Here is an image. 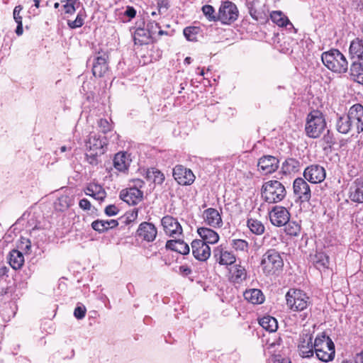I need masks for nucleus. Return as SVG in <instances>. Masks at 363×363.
<instances>
[{"label":"nucleus","mask_w":363,"mask_h":363,"mask_svg":"<svg viewBox=\"0 0 363 363\" xmlns=\"http://www.w3.org/2000/svg\"><path fill=\"white\" fill-rule=\"evenodd\" d=\"M321 60L323 65L333 72L342 74L348 69V62L345 56L337 49L323 52Z\"/></svg>","instance_id":"1"},{"label":"nucleus","mask_w":363,"mask_h":363,"mask_svg":"<svg viewBox=\"0 0 363 363\" xmlns=\"http://www.w3.org/2000/svg\"><path fill=\"white\" fill-rule=\"evenodd\" d=\"M286 194L285 186L278 180H269L262 186V198L269 203L280 202L285 198Z\"/></svg>","instance_id":"2"},{"label":"nucleus","mask_w":363,"mask_h":363,"mask_svg":"<svg viewBox=\"0 0 363 363\" xmlns=\"http://www.w3.org/2000/svg\"><path fill=\"white\" fill-rule=\"evenodd\" d=\"M260 267L265 275H274L281 271L284 267L283 258L277 250L269 249L263 254Z\"/></svg>","instance_id":"3"},{"label":"nucleus","mask_w":363,"mask_h":363,"mask_svg":"<svg viewBox=\"0 0 363 363\" xmlns=\"http://www.w3.org/2000/svg\"><path fill=\"white\" fill-rule=\"evenodd\" d=\"M326 128V121L323 114L318 110L311 111L306 117L305 131L311 138H319Z\"/></svg>","instance_id":"4"},{"label":"nucleus","mask_w":363,"mask_h":363,"mask_svg":"<svg viewBox=\"0 0 363 363\" xmlns=\"http://www.w3.org/2000/svg\"><path fill=\"white\" fill-rule=\"evenodd\" d=\"M314 352L322 362H329L335 357V345L332 340L324 333L318 335L313 343Z\"/></svg>","instance_id":"5"},{"label":"nucleus","mask_w":363,"mask_h":363,"mask_svg":"<svg viewBox=\"0 0 363 363\" xmlns=\"http://www.w3.org/2000/svg\"><path fill=\"white\" fill-rule=\"evenodd\" d=\"M285 297L287 306L293 311H303L311 304L310 298L299 289H289Z\"/></svg>","instance_id":"6"},{"label":"nucleus","mask_w":363,"mask_h":363,"mask_svg":"<svg viewBox=\"0 0 363 363\" xmlns=\"http://www.w3.org/2000/svg\"><path fill=\"white\" fill-rule=\"evenodd\" d=\"M238 9L236 5L229 1H223L218 9V21L223 24H230L238 17Z\"/></svg>","instance_id":"7"},{"label":"nucleus","mask_w":363,"mask_h":363,"mask_svg":"<svg viewBox=\"0 0 363 363\" xmlns=\"http://www.w3.org/2000/svg\"><path fill=\"white\" fill-rule=\"evenodd\" d=\"M313 335L309 331L303 330L300 335L298 351L303 358L311 357L314 354Z\"/></svg>","instance_id":"8"},{"label":"nucleus","mask_w":363,"mask_h":363,"mask_svg":"<svg viewBox=\"0 0 363 363\" xmlns=\"http://www.w3.org/2000/svg\"><path fill=\"white\" fill-rule=\"evenodd\" d=\"M279 166V160L272 155H264L260 157L257 162L258 171L264 175L275 172Z\"/></svg>","instance_id":"9"},{"label":"nucleus","mask_w":363,"mask_h":363,"mask_svg":"<svg viewBox=\"0 0 363 363\" xmlns=\"http://www.w3.org/2000/svg\"><path fill=\"white\" fill-rule=\"evenodd\" d=\"M350 122L357 133L363 131V106L359 104L353 105L347 114Z\"/></svg>","instance_id":"10"},{"label":"nucleus","mask_w":363,"mask_h":363,"mask_svg":"<svg viewBox=\"0 0 363 363\" xmlns=\"http://www.w3.org/2000/svg\"><path fill=\"white\" fill-rule=\"evenodd\" d=\"M294 195L301 202H306L311 199V191L308 184L303 178H296L293 183Z\"/></svg>","instance_id":"11"},{"label":"nucleus","mask_w":363,"mask_h":363,"mask_svg":"<svg viewBox=\"0 0 363 363\" xmlns=\"http://www.w3.org/2000/svg\"><path fill=\"white\" fill-rule=\"evenodd\" d=\"M269 219L272 225L281 227L289 221L290 213L286 208L277 206L269 212Z\"/></svg>","instance_id":"12"},{"label":"nucleus","mask_w":363,"mask_h":363,"mask_svg":"<svg viewBox=\"0 0 363 363\" xmlns=\"http://www.w3.org/2000/svg\"><path fill=\"white\" fill-rule=\"evenodd\" d=\"M173 177L180 185H191L195 180L192 171L180 164L173 169Z\"/></svg>","instance_id":"13"},{"label":"nucleus","mask_w":363,"mask_h":363,"mask_svg":"<svg viewBox=\"0 0 363 363\" xmlns=\"http://www.w3.org/2000/svg\"><path fill=\"white\" fill-rule=\"evenodd\" d=\"M325 170L319 164H312L306 167L303 172L304 178L313 184L322 182L325 178Z\"/></svg>","instance_id":"14"},{"label":"nucleus","mask_w":363,"mask_h":363,"mask_svg":"<svg viewBox=\"0 0 363 363\" xmlns=\"http://www.w3.org/2000/svg\"><path fill=\"white\" fill-rule=\"evenodd\" d=\"M161 223L167 235L173 238H177L182 235V228L177 220L172 216H164L161 220Z\"/></svg>","instance_id":"15"},{"label":"nucleus","mask_w":363,"mask_h":363,"mask_svg":"<svg viewBox=\"0 0 363 363\" xmlns=\"http://www.w3.org/2000/svg\"><path fill=\"white\" fill-rule=\"evenodd\" d=\"M106 145V138L96 133H91L86 142V150L97 151L98 154H104Z\"/></svg>","instance_id":"16"},{"label":"nucleus","mask_w":363,"mask_h":363,"mask_svg":"<svg viewBox=\"0 0 363 363\" xmlns=\"http://www.w3.org/2000/svg\"><path fill=\"white\" fill-rule=\"evenodd\" d=\"M191 248L194 257L199 261H206L211 255V248L203 240H194Z\"/></svg>","instance_id":"17"},{"label":"nucleus","mask_w":363,"mask_h":363,"mask_svg":"<svg viewBox=\"0 0 363 363\" xmlns=\"http://www.w3.org/2000/svg\"><path fill=\"white\" fill-rule=\"evenodd\" d=\"M213 254L216 261L220 265H231L236 261L235 255L225 250L222 245L215 247Z\"/></svg>","instance_id":"18"},{"label":"nucleus","mask_w":363,"mask_h":363,"mask_svg":"<svg viewBox=\"0 0 363 363\" xmlns=\"http://www.w3.org/2000/svg\"><path fill=\"white\" fill-rule=\"evenodd\" d=\"M120 198L129 205H136L143 200V192L136 188L128 187L120 192Z\"/></svg>","instance_id":"19"},{"label":"nucleus","mask_w":363,"mask_h":363,"mask_svg":"<svg viewBox=\"0 0 363 363\" xmlns=\"http://www.w3.org/2000/svg\"><path fill=\"white\" fill-rule=\"evenodd\" d=\"M157 234L156 227L151 223L143 222L140 224L137 230V235L147 242H152Z\"/></svg>","instance_id":"20"},{"label":"nucleus","mask_w":363,"mask_h":363,"mask_svg":"<svg viewBox=\"0 0 363 363\" xmlns=\"http://www.w3.org/2000/svg\"><path fill=\"white\" fill-rule=\"evenodd\" d=\"M203 218L206 225L215 228H221L223 224L220 213L213 208L203 211Z\"/></svg>","instance_id":"21"},{"label":"nucleus","mask_w":363,"mask_h":363,"mask_svg":"<svg viewBox=\"0 0 363 363\" xmlns=\"http://www.w3.org/2000/svg\"><path fill=\"white\" fill-rule=\"evenodd\" d=\"M349 198L352 202L363 203V178H358L352 184Z\"/></svg>","instance_id":"22"},{"label":"nucleus","mask_w":363,"mask_h":363,"mask_svg":"<svg viewBox=\"0 0 363 363\" xmlns=\"http://www.w3.org/2000/svg\"><path fill=\"white\" fill-rule=\"evenodd\" d=\"M107 58L108 56L106 54L95 57L92 67V73L94 77H102L108 72Z\"/></svg>","instance_id":"23"},{"label":"nucleus","mask_w":363,"mask_h":363,"mask_svg":"<svg viewBox=\"0 0 363 363\" xmlns=\"http://www.w3.org/2000/svg\"><path fill=\"white\" fill-rule=\"evenodd\" d=\"M197 233L201 238V240H203L208 245L216 244L219 240L218 234L211 228L205 227L199 228Z\"/></svg>","instance_id":"24"},{"label":"nucleus","mask_w":363,"mask_h":363,"mask_svg":"<svg viewBox=\"0 0 363 363\" xmlns=\"http://www.w3.org/2000/svg\"><path fill=\"white\" fill-rule=\"evenodd\" d=\"M270 18L272 21L279 27H286L289 26V29L292 28L296 30V28L294 27L288 17L281 11H272L270 13Z\"/></svg>","instance_id":"25"},{"label":"nucleus","mask_w":363,"mask_h":363,"mask_svg":"<svg viewBox=\"0 0 363 363\" xmlns=\"http://www.w3.org/2000/svg\"><path fill=\"white\" fill-rule=\"evenodd\" d=\"M166 248L182 255H187L190 250L189 245L182 240H168L166 242Z\"/></svg>","instance_id":"26"},{"label":"nucleus","mask_w":363,"mask_h":363,"mask_svg":"<svg viewBox=\"0 0 363 363\" xmlns=\"http://www.w3.org/2000/svg\"><path fill=\"white\" fill-rule=\"evenodd\" d=\"M130 160L125 152L116 154L113 159V166L119 172H125L128 169Z\"/></svg>","instance_id":"27"},{"label":"nucleus","mask_w":363,"mask_h":363,"mask_svg":"<svg viewBox=\"0 0 363 363\" xmlns=\"http://www.w3.org/2000/svg\"><path fill=\"white\" fill-rule=\"evenodd\" d=\"M245 300L252 304H260L264 301V296L261 290L251 289L246 290L243 294Z\"/></svg>","instance_id":"28"},{"label":"nucleus","mask_w":363,"mask_h":363,"mask_svg":"<svg viewBox=\"0 0 363 363\" xmlns=\"http://www.w3.org/2000/svg\"><path fill=\"white\" fill-rule=\"evenodd\" d=\"M313 262L320 272L329 268V257L324 252H319L315 254L313 257Z\"/></svg>","instance_id":"29"},{"label":"nucleus","mask_w":363,"mask_h":363,"mask_svg":"<svg viewBox=\"0 0 363 363\" xmlns=\"http://www.w3.org/2000/svg\"><path fill=\"white\" fill-rule=\"evenodd\" d=\"M9 262L13 269H21L24 263V257L22 252L17 250H11L9 255Z\"/></svg>","instance_id":"30"},{"label":"nucleus","mask_w":363,"mask_h":363,"mask_svg":"<svg viewBox=\"0 0 363 363\" xmlns=\"http://www.w3.org/2000/svg\"><path fill=\"white\" fill-rule=\"evenodd\" d=\"M349 52L352 57L362 59L363 57V40L355 38L350 45Z\"/></svg>","instance_id":"31"},{"label":"nucleus","mask_w":363,"mask_h":363,"mask_svg":"<svg viewBox=\"0 0 363 363\" xmlns=\"http://www.w3.org/2000/svg\"><path fill=\"white\" fill-rule=\"evenodd\" d=\"M350 77L353 81L363 84V64L354 62L351 65Z\"/></svg>","instance_id":"32"},{"label":"nucleus","mask_w":363,"mask_h":363,"mask_svg":"<svg viewBox=\"0 0 363 363\" xmlns=\"http://www.w3.org/2000/svg\"><path fill=\"white\" fill-rule=\"evenodd\" d=\"M300 162L294 158L286 159L281 165V171L284 174H291L298 172Z\"/></svg>","instance_id":"33"},{"label":"nucleus","mask_w":363,"mask_h":363,"mask_svg":"<svg viewBox=\"0 0 363 363\" xmlns=\"http://www.w3.org/2000/svg\"><path fill=\"white\" fill-rule=\"evenodd\" d=\"M259 325L269 333L275 332L278 328V323L276 318L272 316H264L259 319Z\"/></svg>","instance_id":"34"},{"label":"nucleus","mask_w":363,"mask_h":363,"mask_svg":"<svg viewBox=\"0 0 363 363\" xmlns=\"http://www.w3.org/2000/svg\"><path fill=\"white\" fill-rule=\"evenodd\" d=\"M336 128L339 133L347 134L350 131L354 130L353 126L350 122V119L347 115L340 116L336 123Z\"/></svg>","instance_id":"35"},{"label":"nucleus","mask_w":363,"mask_h":363,"mask_svg":"<svg viewBox=\"0 0 363 363\" xmlns=\"http://www.w3.org/2000/svg\"><path fill=\"white\" fill-rule=\"evenodd\" d=\"M145 177L156 184H162L165 179L164 174L156 168L148 169L146 171Z\"/></svg>","instance_id":"36"},{"label":"nucleus","mask_w":363,"mask_h":363,"mask_svg":"<svg viewBox=\"0 0 363 363\" xmlns=\"http://www.w3.org/2000/svg\"><path fill=\"white\" fill-rule=\"evenodd\" d=\"M247 277V272L244 267L237 264L231 270V279L235 283H240Z\"/></svg>","instance_id":"37"},{"label":"nucleus","mask_w":363,"mask_h":363,"mask_svg":"<svg viewBox=\"0 0 363 363\" xmlns=\"http://www.w3.org/2000/svg\"><path fill=\"white\" fill-rule=\"evenodd\" d=\"M247 225L253 234L260 235L264 233V225L261 221L257 219L248 218Z\"/></svg>","instance_id":"38"},{"label":"nucleus","mask_w":363,"mask_h":363,"mask_svg":"<svg viewBox=\"0 0 363 363\" xmlns=\"http://www.w3.org/2000/svg\"><path fill=\"white\" fill-rule=\"evenodd\" d=\"M72 199L68 195H62L55 202V208L57 211H64L72 205Z\"/></svg>","instance_id":"39"},{"label":"nucleus","mask_w":363,"mask_h":363,"mask_svg":"<svg viewBox=\"0 0 363 363\" xmlns=\"http://www.w3.org/2000/svg\"><path fill=\"white\" fill-rule=\"evenodd\" d=\"M152 39L151 36H148V31L147 29L138 28L134 33V41L135 43H139L140 45L147 44L149 40Z\"/></svg>","instance_id":"40"},{"label":"nucleus","mask_w":363,"mask_h":363,"mask_svg":"<svg viewBox=\"0 0 363 363\" xmlns=\"http://www.w3.org/2000/svg\"><path fill=\"white\" fill-rule=\"evenodd\" d=\"M201 31L199 27L190 26L184 29V35L189 41H197V37Z\"/></svg>","instance_id":"41"},{"label":"nucleus","mask_w":363,"mask_h":363,"mask_svg":"<svg viewBox=\"0 0 363 363\" xmlns=\"http://www.w3.org/2000/svg\"><path fill=\"white\" fill-rule=\"evenodd\" d=\"M61 3L64 4L65 12L68 14H73L80 4L79 0H61Z\"/></svg>","instance_id":"42"},{"label":"nucleus","mask_w":363,"mask_h":363,"mask_svg":"<svg viewBox=\"0 0 363 363\" xmlns=\"http://www.w3.org/2000/svg\"><path fill=\"white\" fill-rule=\"evenodd\" d=\"M231 245L236 251L247 252L249 249L248 242L242 239L233 240Z\"/></svg>","instance_id":"43"},{"label":"nucleus","mask_w":363,"mask_h":363,"mask_svg":"<svg viewBox=\"0 0 363 363\" xmlns=\"http://www.w3.org/2000/svg\"><path fill=\"white\" fill-rule=\"evenodd\" d=\"M202 11L209 21H218V14L215 13L214 8L211 5H205L202 7Z\"/></svg>","instance_id":"44"},{"label":"nucleus","mask_w":363,"mask_h":363,"mask_svg":"<svg viewBox=\"0 0 363 363\" xmlns=\"http://www.w3.org/2000/svg\"><path fill=\"white\" fill-rule=\"evenodd\" d=\"M86 157L87 162L93 165L96 166L99 164V157L103 154H98L97 151L92 152L91 150H86Z\"/></svg>","instance_id":"45"},{"label":"nucleus","mask_w":363,"mask_h":363,"mask_svg":"<svg viewBox=\"0 0 363 363\" xmlns=\"http://www.w3.org/2000/svg\"><path fill=\"white\" fill-rule=\"evenodd\" d=\"M285 231L289 235H297L300 232V226L297 223L294 222H288L287 224L285 225Z\"/></svg>","instance_id":"46"},{"label":"nucleus","mask_w":363,"mask_h":363,"mask_svg":"<svg viewBox=\"0 0 363 363\" xmlns=\"http://www.w3.org/2000/svg\"><path fill=\"white\" fill-rule=\"evenodd\" d=\"M84 22V15L79 12L78 13L74 21H68L67 25L69 28L74 29L77 28H80L83 26Z\"/></svg>","instance_id":"47"},{"label":"nucleus","mask_w":363,"mask_h":363,"mask_svg":"<svg viewBox=\"0 0 363 363\" xmlns=\"http://www.w3.org/2000/svg\"><path fill=\"white\" fill-rule=\"evenodd\" d=\"M158 29H160L159 23H156L155 21L149 22L147 25L148 36H151V38L154 39L155 35L157 34Z\"/></svg>","instance_id":"48"},{"label":"nucleus","mask_w":363,"mask_h":363,"mask_svg":"<svg viewBox=\"0 0 363 363\" xmlns=\"http://www.w3.org/2000/svg\"><path fill=\"white\" fill-rule=\"evenodd\" d=\"M98 125L100 128V130L104 133H106L111 130V125L106 119L104 118H101L98 121Z\"/></svg>","instance_id":"49"},{"label":"nucleus","mask_w":363,"mask_h":363,"mask_svg":"<svg viewBox=\"0 0 363 363\" xmlns=\"http://www.w3.org/2000/svg\"><path fill=\"white\" fill-rule=\"evenodd\" d=\"M22 10H23V6L21 5H18L16 6H15V8L13 9V19L16 23H23L22 22L23 17L21 15V12L22 11Z\"/></svg>","instance_id":"50"},{"label":"nucleus","mask_w":363,"mask_h":363,"mask_svg":"<svg viewBox=\"0 0 363 363\" xmlns=\"http://www.w3.org/2000/svg\"><path fill=\"white\" fill-rule=\"evenodd\" d=\"M138 210L137 208H134L131 211L128 212L125 214V218H126V220L125 221V223L128 224L131 222L135 221L138 218Z\"/></svg>","instance_id":"51"},{"label":"nucleus","mask_w":363,"mask_h":363,"mask_svg":"<svg viewBox=\"0 0 363 363\" xmlns=\"http://www.w3.org/2000/svg\"><path fill=\"white\" fill-rule=\"evenodd\" d=\"M86 308L84 306H77L74 311V315L77 319H82L86 314Z\"/></svg>","instance_id":"52"},{"label":"nucleus","mask_w":363,"mask_h":363,"mask_svg":"<svg viewBox=\"0 0 363 363\" xmlns=\"http://www.w3.org/2000/svg\"><path fill=\"white\" fill-rule=\"evenodd\" d=\"M104 220H96L91 223V227L94 230L99 233H104Z\"/></svg>","instance_id":"53"},{"label":"nucleus","mask_w":363,"mask_h":363,"mask_svg":"<svg viewBox=\"0 0 363 363\" xmlns=\"http://www.w3.org/2000/svg\"><path fill=\"white\" fill-rule=\"evenodd\" d=\"M119 210L115 205H109L105 208V213L108 216H116Z\"/></svg>","instance_id":"54"},{"label":"nucleus","mask_w":363,"mask_h":363,"mask_svg":"<svg viewBox=\"0 0 363 363\" xmlns=\"http://www.w3.org/2000/svg\"><path fill=\"white\" fill-rule=\"evenodd\" d=\"M105 197H106V192L102 189V187L100 186V189H98V190H96L95 191L94 198L99 201H103L105 199Z\"/></svg>","instance_id":"55"},{"label":"nucleus","mask_w":363,"mask_h":363,"mask_svg":"<svg viewBox=\"0 0 363 363\" xmlns=\"http://www.w3.org/2000/svg\"><path fill=\"white\" fill-rule=\"evenodd\" d=\"M133 185L130 188H136L138 189H142L145 186V182L140 179H135L132 181Z\"/></svg>","instance_id":"56"},{"label":"nucleus","mask_w":363,"mask_h":363,"mask_svg":"<svg viewBox=\"0 0 363 363\" xmlns=\"http://www.w3.org/2000/svg\"><path fill=\"white\" fill-rule=\"evenodd\" d=\"M98 189H100V186L96 184L90 185L86 189V194L94 197L95 191L98 190Z\"/></svg>","instance_id":"57"},{"label":"nucleus","mask_w":363,"mask_h":363,"mask_svg":"<svg viewBox=\"0 0 363 363\" xmlns=\"http://www.w3.org/2000/svg\"><path fill=\"white\" fill-rule=\"evenodd\" d=\"M322 140L328 146L334 143L333 137L330 134L329 130H328V133L323 137Z\"/></svg>","instance_id":"58"},{"label":"nucleus","mask_w":363,"mask_h":363,"mask_svg":"<svg viewBox=\"0 0 363 363\" xmlns=\"http://www.w3.org/2000/svg\"><path fill=\"white\" fill-rule=\"evenodd\" d=\"M179 272L183 276H188L191 273V269L187 265H182L179 268Z\"/></svg>","instance_id":"59"},{"label":"nucleus","mask_w":363,"mask_h":363,"mask_svg":"<svg viewBox=\"0 0 363 363\" xmlns=\"http://www.w3.org/2000/svg\"><path fill=\"white\" fill-rule=\"evenodd\" d=\"M81 208L84 210H89L91 208V203L86 199H82L79 201V203Z\"/></svg>","instance_id":"60"},{"label":"nucleus","mask_w":363,"mask_h":363,"mask_svg":"<svg viewBox=\"0 0 363 363\" xmlns=\"http://www.w3.org/2000/svg\"><path fill=\"white\" fill-rule=\"evenodd\" d=\"M125 15L130 18H133L136 15V11L133 7L128 6L126 11H125Z\"/></svg>","instance_id":"61"},{"label":"nucleus","mask_w":363,"mask_h":363,"mask_svg":"<svg viewBox=\"0 0 363 363\" xmlns=\"http://www.w3.org/2000/svg\"><path fill=\"white\" fill-rule=\"evenodd\" d=\"M23 23H17V27L16 29V33L17 35L20 36L23 34Z\"/></svg>","instance_id":"62"},{"label":"nucleus","mask_w":363,"mask_h":363,"mask_svg":"<svg viewBox=\"0 0 363 363\" xmlns=\"http://www.w3.org/2000/svg\"><path fill=\"white\" fill-rule=\"evenodd\" d=\"M108 222L111 229L116 227L118 225V221L114 219L108 220Z\"/></svg>","instance_id":"63"},{"label":"nucleus","mask_w":363,"mask_h":363,"mask_svg":"<svg viewBox=\"0 0 363 363\" xmlns=\"http://www.w3.org/2000/svg\"><path fill=\"white\" fill-rule=\"evenodd\" d=\"M104 232L111 229L110 226H109V224H108V220H104Z\"/></svg>","instance_id":"64"}]
</instances>
